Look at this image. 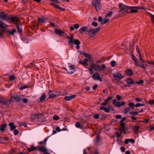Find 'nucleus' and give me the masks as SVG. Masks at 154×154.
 <instances>
[{"label": "nucleus", "instance_id": "473e14b6", "mask_svg": "<svg viewBox=\"0 0 154 154\" xmlns=\"http://www.w3.org/2000/svg\"><path fill=\"white\" fill-rule=\"evenodd\" d=\"M129 114L130 115H132L134 116H137L138 114L137 111H131L129 112Z\"/></svg>", "mask_w": 154, "mask_h": 154}, {"label": "nucleus", "instance_id": "ea45409f", "mask_svg": "<svg viewBox=\"0 0 154 154\" xmlns=\"http://www.w3.org/2000/svg\"><path fill=\"white\" fill-rule=\"evenodd\" d=\"M28 88V86L25 85H23L21 86L19 88V89L20 90H22L23 89H25L27 88Z\"/></svg>", "mask_w": 154, "mask_h": 154}, {"label": "nucleus", "instance_id": "cd10ccee", "mask_svg": "<svg viewBox=\"0 0 154 154\" xmlns=\"http://www.w3.org/2000/svg\"><path fill=\"white\" fill-rule=\"evenodd\" d=\"M128 106L130 107V108L131 109H134V107L135 106V105L133 102H130L128 104Z\"/></svg>", "mask_w": 154, "mask_h": 154}, {"label": "nucleus", "instance_id": "ddd939ff", "mask_svg": "<svg viewBox=\"0 0 154 154\" xmlns=\"http://www.w3.org/2000/svg\"><path fill=\"white\" fill-rule=\"evenodd\" d=\"M9 20L10 21L13 23H17L19 19V18L16 17H11L9 18Z\"/></svg>", "mask_w": 154, "mask_h": 154}, {"label": "nucleus", "instance_id": "f8f14e48", "mask_svg": "<svg viewBox=\"0 0 154 154\" xmlns=\"http://www.w3.org/2000/svg\"><path fill=\"white\" fill-rule=\"evenodd\" d=\"M100 74L98 73H95L92 75V77L95 80H101Z\"/></svg>", "mask_w": 154, "mask_h": 154}, {"label": "nucleus", "instance_id": "052dcab7", "mask_svg": "<svg viewBox=\"0 0 154 154\" xmlns=\"http://www.w3.org/2000/svg\"><path fill=\"white\" fill-rule=\"evenodd\" d=\"M94 69L93 68H91L89 69V72L90 74H92L93 73V70Z\"/></svg>", "mask_w": 154, "mask_h": 154}, {"label": "nucleus", "instance_id": "a19ab883", "mask_svg": "<svg viewBox=\"0 0 154 154\" xmlns=\"http://www.w3.org/2000/svg\"><path fill=\"white\" fill-rule=\"evenodd\" d=\"M83 54L85 57H87L89 59H90L91 58V56L89 54H85L84 52H83Z\"/></svg>", "mask_w": 154, "mask_h": 154}, {"label": "nucleus", "instance_id": "09e8293b", "mask_svg": "<svg viewBox=\"0 0 154 154\" xmlns=\"http://www.w3.org/2000/svg\"><path fill=\"white\" fill-rule=\"evenodd\" d=\"M84 62L85 63V66H88V60L87 59L85 58L84 59Z\"/></svg>", "mask_w": 154, "mask_h": 154}, {"label": "nucleus", "instance_id": "a18cd8bd", "mask_svg": "<svg viewBox=\"0 0 154 154\" xmlns=\"http://www.w3.org/2000/svg\"><path fill=\"white\" fill-rule=\"evenodd\" d=\"M17 26L18 29V31L20 32H21L22 31V29L21 27L19 26L18 24H17Z\"/></svg>", "mask_w": 154, "mask_h": 154}, {"label": "nucleus", "instance_id": "c85d7f7f", "mask_svg": "<svg viewBox=\"0 0 154 154\" xmlns=\"http://www.w3.org/2000/svg\"><path fill=\"white\" fill-rule=\"evenodd\" d=\"M126 82L128 84H134V82L133 81L132 79L128 78L126 80Z\"/></svg>", "mask_w": 154, "mask_h": 154}, {"label": "nucleus", "instance_id": "79ce46f5", "mask_svg": "<svg viewBox=\"0 0 154 154\" xmlns=\"http://www.w3.org/2000/svg\"><path fill=\"white\" fill-rule=\"evenodd\" d=\"M110 64L112 67H114L116 65V62L114 60H112L111 61Z\"/></svg>", "mask_w": 154, "mask_h": 154}, {"label": "nucleus", "instance_id": "a878e982", "mask_svg": "<svg viewBox=\"0 0 154 154\" xmlns=\"http://www.w3.org/2000/svg\"><path fill=\"white\" fill-rule=\"evenodd\" d=\"M9 126L10 127L11 131H13L15 130L16 128V126L14 125V124L13 123H10L9 124Z\"/></svg>", "mask_w": 154, "mask_h": 154}, {"label": "nucleus", "instance_id": "3c124183", "mask_svg": "<svg viewBox=\"0 0 154 154\" xmlns=\"http://www.w3.org/2000/svg\"><path fill=\"white\" fill-rule=\"evenodd\" d=\"M115 106L117 107H120L121 106L120 103L119 102H118L116 103L115 105Z\"/></svg>", "mask_w": 154, "mask_h": 154}, {"label": "nucleus", "instance_id": "37998d69", "mask_svg": "<svg viewBox=\"0 0 154 154\" xmlns=\"http://www.w3.org/2000/svg\"><path fill=\"white\" fill-rule=\"evenodd\" d=\"M75 126L76 128H81V126L80 123L79 122H77L75 124Z\"/></svg>", "mask_w": 154, "mask_h": 154}, {"label": "nucleus", "instance_id": "a211bd4d", "mask_svg": "<svg viewBox=\"0 0 154 154\" xmlns=\"http://www.w3.org/2000/svg\"><path fill=\"white\" fill-rule=\"evenodd\" d=\"M80 43V42L79 40L77 39H75V42H74V44L76 45V48L77 49H78L80 48V46L79 45Z\"/></svg>", "mask_w": 154, "mask_h": 154}, {"label": "nucleus", "instance_id": "de8ad7c7", "mask_svg": "<svg viewBox=\"0 0 154 154\" xmlns=\"http://www.w3.org/2000/svg\"><path fill=\"white\" fill-rule=\"evenodd\" d=\"M59 119V117L57 115L54 116L53 117V119L55 120H58Z\"/></svg>", "mask_w": 154, "mask_h": 154}, {"label": "nucleus", "instance_id": "13d9d810", "mask_svg": "<svg viewBox=\"0 0 154 154\" xmlns=\"http://www.w3.org/2000/svg\"><path fill=\"white\" fill-rule=\"evenodd\" d=\"M108 103V102L106 100H105V102H104L101 103V105L103 106H106Z\"/></svg>", "mask_w": 154, "mask_h": 154}, {"label": "nucleus", "instance_id": "f03ea898", "mask_svg": "<svg viewBox=\"0 0 154 154\" xmlns=\"http://www.w3.org/2000/svg\"><path fill=\"white\" fill-rule=\"evenodd\" d=\"M92 4L95 7L97 11L101 10L102 8V5L100 3V0H93Z\"/></svg>", "mask_w": 154, "mask_h": 154}, {"label": "nucleus", "instance_id": "338daca9", "mask_svg": "<svg viewBox=\"0 0 154 154\" xmlns=\"http://www.w3.org/2000/svg\"><path fill=\"white\" fill-rule=\"evenodd\" d=\"M136 82L139 85V84L143 83V80H140L139 82Z\"/></svg>", "mask_w": 154, "mask_h": 154}, {"label": "nucleus", "instance_id": "1a4fd4ad", "mask_svg": "<svg viewBox=\"0 0 154 154\" xmlns=\"http://www.w3.org/2000/svg\"><path fill=\"white\" fill-rule=\"evenodd\" d=\"M67 38L70 40L68 41V43L70 45L74 44L75 42V40H73L74 35L73 34H71L70 36L67 37Z\"/></svg>", "mask_w": 154, "mask_h": 154}, {"label": "nucleus", "instance_id": "2f4dec72", "mask_svg": "<svg viewBox=\"0 0 154 154\" xmlns=\"http://www.w3.org/2000/svg\"><path fill=\"white\" fill-rule=\"evenodd\" d=\"M131 110V109L129 107L126 108L123 110V112L126 114Z\"/></svg>", "mask_w": 154, "mask_h": 154}, {"label": "nucleus", "instance_id": "69168bd1", "mask_svg": "<svg viewBox=\"0 0 154 154\" xmlns=\"http://www.w3.org/2000/svg\"><path fill=\"white\" fill-rule=\"evenodd\" d=\"M120 150L122 152H125V148L124 146L121 147Z\"/></svg>", "mask_w": 154, "mask_h": 154}, {"label": "nucleus", "instance_id": "603ef678", "mask_svg": "<svg viewBox=\"0 0 154 154\" xmlns=\"http://www.w3.org/2000/svg\"><path fill=\"white\" fill-rule=\"evenodd\" d=\"M136 101L137 102H143L141 99L139 97H136L135 98Z\"/></svg>", "mask_w": 154, "mask_h": 154}, {"label": "nucleus", "instance_id": "e433bc0d", "mask_svg": "<svg viewBox=\"0 0 154 154\" xmlns=\"http://www.w3.org/2000/svg\"><path fill=\"white\" fill-rule=\"evenodd\" d=\"M145 105V104L143 103H137L135 105V107L136 108H137L139 107L143 106Z\"/></svg>", "mask_w": 154, "mask_h": 154}, {"label": "nucleus", "instance_id": "f3484780", "mask_svg": "<svg viewBox=\"0 0 154 154\" xmlns=\"http://www.w3.org/2000/svg\"><path fill=\"white\" fill-rule=\"evenodd\" d=\"M85 31H88V28L87 27H82L80 28L79 29V32L81 33H82Z\"/></svg>", "mask_w": 154, "mask_h": 154}, {"label": "nucleus", "instance_id": "b1692460", "mask_svg": "<svg viewBox=\"0 0 154 154\" xmlns=\"http://www.w3.org/2000/svg\"><path fill=\"white\" fill-rule=\"evenodd\" d=\"M75 95H73L70 96H65L64 97V99L67 101H69L71 100L72 98H73L75 97Z\"/></svg>", "mask_w": 154, "mask_h": 154}, {"label": "nucleus", "instance_id": "9b49d317", "mask_svg": "<svg viewBox=\"0 0 154 154\" xmlns=\"http://www.w3.org/2000/svg\"><path fill=\"white\" fill-rule=\"evenodd\" d=\"M38 150L43 152H45L48 151V150L45 146H40L37 147Z\"/></svg>", "mask_w": 154, "mask_h": 154}, {"label": "nucleus", "instance_id": "c756f323", "mask_svg": "<svg viewBox=\"0 0 154 154\" xmlns=\"http://www.w3.org/2000/svg\"><path fill=\"white\" fill-rule=\"evenodd\" d=\"M139 129V127L137 125L135 126L133 128L134 132L135 134H137L138 133Z\"/></svg>", "mask_w": 154, "mask_h": 154}, {"label": "nucleus", "instance_id": "e2e57ef3", "mask_svg": "<svg viewBox=\"0 0 154 154\" xmlns=\"http://www.w3.org/2000/svg\"><path fill=\"white\" fill-rule=\"evenodd\" d=\"M116 118L117 119H121L122 118V116L121 115H117L116 116Z\"/></svg>", "mask_w": 154, "mask_h": 154}, {"label": "nucleus", "instance_id": "5701e85b", "mask_svg": "<svg viewBox=\"0 0 154 154\" xmlns=\"http://www.w3.org/2000/svg\"><path fill=\"white\" fill-rule=\"evenodd\" d=\"M51 4L55 8L59 9V10L62 11H64L65 10L64 8H62L58 5H57L54 3H51Z\"/></svg>", "mask_w": 154, "mask_h": 154}, {"label": "nucleus", "instance_id": "58836bf2", "mask_svg": "<svg viewBox=\"0 0 154 154\" xmlns=\"http://www.w3.org/2000/svg\"><path fill=\"white\" fill-rule=\"evenodd\" d=\"M113 13L112 11H109L107 13V14L106 16L105 17H111L112 14H113Z\"/></svg>", "mask_w": 154, "mask_h": 154}, {"label": "nucleus", "instance_id": "aec40b11", "mask_svg": "<svg viewBox=\"0 0 154 154\" xmlns=\"http://www.w3.org/2000/svg\"><path fill=\"white\" fill-rule=\"evenodd\" d=\"M14 100H16L17 101H20L22 100L21 96L17 94L14 95L13 96Z\"/></svg>", "mask_w": 154, "mask_h": 154}, {"label": "nucleus", "instance_id": "7ed1b4c3", "mask_svg": "<svg viewBox=\"0 0 154 154\" xmlns=\"http://www.w3.org/2000/svg\"><path fill=\"white\" fill-rule=\"evenodd\" d=\"M132 57L133 60L135 62L137 66L140 67L143 69H145V67L143 64L142 63H140L138 62L137 58L136 57L134 54H132Z\"/></svg>", "mask_w": 154, "mask_h": 154}, {"label": "nucleus", "instance_id": "4c0bfd02", "mask_svg": "<svg viewBox=\"0 0 154 154\" xmlns=\"http://www.w3.org/2000/svg\"><path fill=\"white\" fill-rule=\"evenodd\" d=\"M46 95L44 93H43L40 98V100L41 101H42L44 100L46 98Z\"/></svg>", "mask_w": 154, "mask_h": 154}, {"label": "nucleus", "instance_id": "6e6d98bb", "mask_svg": "<svg viewBox=\"0 0 154 154\" xmlns=\"http://www.w3.org/2000/svg\"><path fill=\"white\" fill-rule=\"evenodd\" d=\"M122 98V96L121 95H117L116 96V98L117 100H120Z\"/></svg>", "mask_w": 154, "mask_h": 154}, {"label": "nucleus", "instance_id": "dca6fc26", "mask_svg": "<svg viewBox=\"0 0 154 154\" xmlns=\"http://www.w3.org/2000/svg\"><path fill=\"white\" fill-rule=\"evenodd\" d=\"M55 33L60 36L62 35L64 33V32L57 29H56L55 31Z\"/></svg>", "mask_w": 154, "mask_h": 154}, {"label": "nucleus", "instance_id": "6ab92c4d", "mask_svg": "<svg viewBox=\"0 0 154 154\" xmlns=\"http://www.w3.org/2000/svg\"><path fill=\"white\" fill-rule=\"evenodd\" d=\"M129 142L134 143L135 141L132 139H125V144H127Z\"/></svg>", "mask_w": 154, "mask_h": 154}, {"label": "nucleus", "instance_id": "4be33fe9", "mask_svg": "<svg viewBox=\"0 0 154 154\" xmlns=\"http://www.w3.org/2000/svg\"><path fill=\"white\" fill-rule=\"evenodd\" d=\"M125 72L127 75H133V73L132 70L130 69H127L125 71Z\"/></svg>", "mask_w": 154, "mask_h": 154}, {"label": "nucleus", "instance_id": "9d476101", "mask_svg": "<svg viewBox=\"0 0 154 154\" xmlns=\"http://www.w3.org/2000/svg\"><path fill=\"white\" fill-rule=\"evenodd\" d=\"M113 75L114 78L118 79H121L124 77V76L122 75V74L119 72H118L114 73L113 74Z\"/></svg>", "mask_w": 154, "mask_h": 154}, {"label": "nucleus", "instance_id": "5fc2aeb1", "mask_svg": "<svg viewBox=\"0 0 154 154\" xmlns=\"http://www.w3.org/2000/svg\"><path fill=\"white\" fill-rule=\"evenodd\" d=\"M16 30L15 29H13L10 32V33L11 35H13L14 33L15 32Z\"/></svg>", "mask_w": 154, "mask_h": 154}, {"label": "nucleus", "instance_id": "4468645a", "mask_svg": "<svg viewBox=\"0 0 154 154\" xmlns=\"http://www.w3.org/2000/svg\"><path fill=\"white\" fill-rule=\"evenodd\" d=\"M111 107V106H109V108H107L104 106H101L100 107V110H103L105 112L108 113L110 111Z\"/></svg>", "mask_w": 154, "mask_h": 154}, {"label": "nucleus", "instance_id": "4d7b16f0", "mask_svg": "<svg viewBox=\"0 0 154 154\" xmlns=\"http://www.w3.org/2000/svg\"><path fill=\"white\" fill-rule=\"evenodd\" d=\"M92 25L95 27H97V23L96 22H93L92 23Z\"/></svg>", "mask_w": 154, "mask_h": 154}, {"label": "nucleus", "instance_id": "49530a36", "mask_svg": "<svg viewBox=\"0 0 154 154\" xmlns=\"http://www.w3.org/2000/svg\"><path fill=\"white\" fill-rule=\"evenodd\" d=\"M122 131L120 132H117L116 133V136L117 138H119L121 135Z\"/></svg>", "mask_w": 154, "mask_h": 154}, {"label": "nucleus", "instance_id": "72a5a7b5", "mask_svg": "<svg viewBox=\"0 0 154 154\" xmlns=\"http://www.w3.org/2000/svg\"><path fill=\"white\" fill-rule=\"evenodd\" d=\"M3 105L5 106H8L10 103L9 102V101L8 100L7 101H2V103H1Z\"/></svg>", "mask_w": 154, "mask_h": 154}, {"label": "nucleus", "instance_id": "412c9836", "mask_svg": "<svg viewBox=\"0 0 154 154\" xmlns=\"http://www.w3.org/2000/svg\"><path fill=\"white\" fill-rule=\"evenodd\" d=\"M37 116H38V119L39 121H42V119H44V117L43 115V114H37Z\"/></svg>", "mask_w": 154, "mask_h": 154}, {"label": "nucleus", "instance_id": "6e6552de", "mask_svg": "<svg viewBox=\"0 0 154 154\" xmlns=\"http://www.w3.org/2000/svg\"><path fill=\"white\" fill-rule=\"evenodd\" d=\"M98 21L102 24H105L109 21V20L107 18L103 19L102 17L100 16L98 18Z\"/></svg>", "mask_w": 154, "mask_h": 154}, {"label": "nucleus", "instance_id": "c03bdc74", "mask_svg": "<svg viewBox=\"0 0 154 154\" xmlns=\"http://www.w3.org/2000/svg\"><path fill=\"white\" fill-rule=\"evenodd\" d=\"M126 130V128L125 126H124L122 127L121 129L120 130V131H122V132H125Z\"/></svg>", "mask_w": 154, "mask_h": 154}, {"label": "nucleus", "instance_id": "774afa93", "mask_svg": "<svg viewBox=\"0 0 154 154\" xmlns=\"http://www.w3.org/2000/svg\"><path fill=\"white\" fill-rule=\"evenodd\" d=\"M151 17L152 21L154 23V15L153 14H151Z\"/></svg>", "mask_w": 154, "mask_h": 154}, {"label": "nucleus", "instance_id": "c9c22d12", "mask_svg": "<svg viewBox=\"0 0 154 154\" xmlns=\"http://www.w3.org/2000/svg\"><path fill=\"white\" fill-rule=\"evenodd\" d=\"M27 150L30 152L35 150L36 149V148L35 146H32L30 148H28Z\"/></svg>", "mask_w": 154, "mask_h": 154}, {"label": "nucleus", "instance_id": "864d4df0", "mask_svg": "<svg viewBox=\"0 0 154 154\" xmlns=\"http://www.w3.org/2000/svg\"><path fill=\"white\" fill-rule=\"evenodd\" d=\"M22 100L23 102L24 103H26L28 101V99L27 98H24L23 99H22Z\"/></svg>", "mask_w": 154, "mask_h": 154}, {"label": "nucleus", "instance_id": "39448f33", "mask_svg": "<svg viewBox=\"0 0 154 154\" xmlns=\"http://www.w3.org/2000/svg\"><path fill=\"white\" fill-rule=\"evenodd\" d=\"M100 27H98L97 28L95 29H91L89 31V35L91 37H93L100 29Z\"/></svg>", "mask_w": 154, "mask_h": 154}, {"label": "nucleus", "instance_id": "bf43d9fd", "mask_svg": "<svg viewBox=\"0 0 154 154\" xmlns=\"http://www.w3.org/2000/svg\"><path fill=\"white\" fill-rule=\"evenodd\" d=\"M73 26L75 29H77L79 27V26L78 24H75L73 25Z\"/></svg>", "mask_w": 154, "mask_h": 154}, {"label": "nucleus", "instance_id": "bb28decb", "mask_svg": "<svg viewBox=\"0 0 154 154\" xmlns=\"http://www.w3.org/2000/svg\"><path fill=\"white\" fill-rule=\"evenodd\" d=\"M7 127V125L5 123L1 125L0 126V127L1 128L0 130H1V131H4L5 130V128Z\"/></svg>", "mask_w": 154, "mask_h": 154}, {"label": "nucleus", "instance_id": "680f3d73", "mask_svg": "<svg viewBox=\"0 0 154 154\" xmlns=\"http://www.w3.org/2000/svg\"><path fill=\"white\" fill-rule=\"evenodd\" d=\"M139 60H140V61H141L143 63H144L145 65H146V66L147 65L146 64L145 62L142 60V57H140Z\"/></svg>", "mask_w": 154, "mask_h": 154}, {"label": "nucleus", "instance_id": "393cba45", "mask_svg": "<svg viewBox=\"0 0 154 154\" xmlns=\"http://www.w3.org/2000/svg\"><path fill=\"white\" fill-rule=\"evenodd\" d=\"M0 17L4 20H6L7 19L6 15L2 12L0 14Z\"/></svg>", "mask_w": 154, "mask_h": 154}, {"label": "nucleus", "instance_id": "0e129e2a", "mask_svg": "<svg viewBox=\"0 0 154 154\" xmlns=\"http://www.w3.org/2000/svg\"><path fill=\"white\" fill-rule=\"evenodd\" d=\"M149 104L152 105L154 103V100H150L149 102Z\"/></svg>", "mask_w": 154, "mask_h": 154}, {"label": "nucleus", "instance_id": "423d86ee", "mask_svg": "<svg viewBox=\"0 0 154 154\" xmlns=\"http://www.w3.org/2000/svg\"><path fill=\"white\" fill-rule=\"evenodd\" d=\"M143 9V7H140L138 6L137 7H131L129 6L128 9L130 10L131 12L132 13H136L137 12V9Z\"/></svg>", "mask_w": 154, "mask_h": 154}, {"label": "nucleus", "instance_id": "8fccbe9b", "mask_svg": "<svg viewBox=\"0 0 154 154\" xmlns=\"http://www.w3.org/2000/svg\"><path fill=\"white\" fill-rule=\"evenodd\" d=\"M9 79L11 80H13L15 79V76L14 75H10L9 76Z\"/></svg>", "mask_w": 154, "mask_h": 154}, {"label": "nucleus", "instance_id": "f704fd0d", "mask_svg": "<svg viewBox=\"0 0 154 154\" xmlns=\"http://www.w3.org/2000/svg\"><path fill=\"white\" fill-rule=\"evenodd\" d=\"M46 19V18H38V20L40 23H45V20Z\"/></svg>", "mask_w": 154, "mask_h": 154}, {"label": "nucleus", "instance_id": "20e7f679", "mask_svg": "<svg viewBox=\"0 0 154 154\" xmlns=\"http://www.w3.org/2000/svg\"><path fill=\"white\" fill-rule=\"evenodd\" d=\"M69 68L68 69L65 68L67 71L68 72L69 74H73L75 71V66L70 63L68 64Z\"/></svg>", "mask_w": 154, "mask_h": 154}, {"label": "nucleus", "instance_id": "2eb2a0df", "mask_svg": "<svg viewBox=\"0 0 154 154\" xmlns=\"http://www.w3.org/2000/svg\"><path fill=\"white\" fill-rule=\"evenodd\" d=\"M119 8L122 11H123L126 9H128V7H129V6L125 5L122 3L119 4Z\"/></svg>", "mask_w": 154, "mask_h": 154}, {"label": "nucleus", "instance_id": "f257e3e1", "mask_svg": "<svg viewBox=\"0 0 154 154\" xmlns=\"http://www.w3.org/2000/svg\"><path fill=\"white\" fill-rule=\"evenodd\" d=\"M92 67L95 70L99 71H101L106 68L105 64H103L101 67L99 65H96L95 64H93L92 65Z\"/></svg>", "mask_w": 154, "mask_h": 154}, {"label": "nucleus", "instance_id": "7c9ffc66", "mask_svg": "<svg viewBox=\"0 0 154 154\" xmlns=\"http://www.w3.org/2000/svg\"><path fill=\"white\" fill-rule=\"evenodd\" d=\"M0 28L5 29L6 28L5 24L0 20Z\"/></svg>", "mask_w": 154, "mask_h": 154}, {"label": "nucleus", "instance_id": "0eeeda50", "mask_svg": "<svg viewBox=\"0 0 154 154\" xmlns=\"http://www.w3.org/2000/svg\"><path fill=\"white\" fill-rule=\"evenodd\" d=\"M60 93L59 92L55 91H50L49 92V94L50 97H53L60 95Z\"/></svg>", "mask_w": 154, "mask_h": 154}]
</instances>
